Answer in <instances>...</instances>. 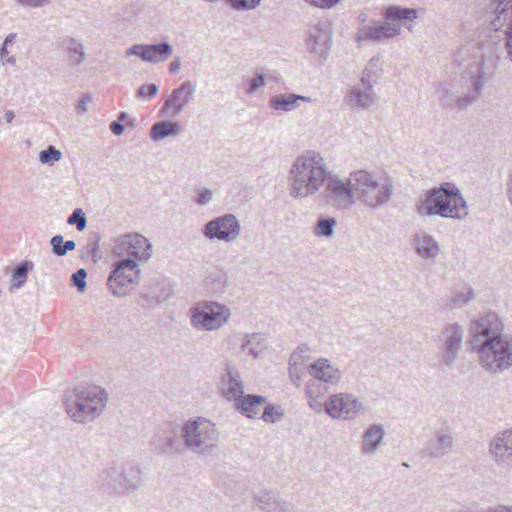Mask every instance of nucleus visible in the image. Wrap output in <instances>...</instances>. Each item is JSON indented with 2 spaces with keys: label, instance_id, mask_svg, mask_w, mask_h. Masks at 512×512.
<instances>
[{
  "label": "nucleus",
  "instance_id": "f257e3e1",
  "mask_svg": "<svg viewBox=\"0 0 512 512\" xmlns=\"http://www.w3.org/2000/svg\"><path fill=\"white\" fill-rule=\"evenodd\" d=\"M394 178L387 172L357 169L347 178H332L326 196L332 207L347 209L355 202L378 210L387 205L395 194Z\"/></svg>",
  "mask_w": 512,
  "mask_h": 512
},
{
  "label": "nucleus",
  "instance_id": "f03ea898",
  "mask_svg": "<svg viewBox=\"0 0 512 512\" xmlns=\"http://www.w3.org/2000/svg\"><path fill=\"white\" fill-rule=\"evenodd\" d=\"M470 343L480 368L499 376L512 368V334L502 316L493 311L478 314L469 323Z\"/></svg>",
  "mask_w": 512,
  "mask_h": 512
},
{
  "label": "nucleus",
  "instance_id": "7ed1b4c3",
  "mask_svg": "<svg viewBox=\"0 0 512 512\" xmlns=\"http://www.w3.org/2000/svg\"><path fill=\"white\" fill-rule=\"evenodd\" d=\"M333 174L325 158L316 150H306L291 163L288 171L290 196L294 199H306L320 193L321 200L331 206L326 196Z\"/></svg>",
  "mask_w": 512,
  "mask_h": 512
},
{
  "label": "nucleus",
  "instance_id": "20e7f679",
  "mask_svg": "<svg viewBox=\"0 0 512 512\" xmlns=\"http://www.w3.org/2000/svg\"><path fill=\"white\" fill-rule=\"evenodd\" d=\"M459 55L463 60L469 61L466 67V75L470 92L458 95L451 86H445L439 90V100L443 106L450 109L463 110L476 102L492 75L483 45L479 42H469L460 48Z\"/></svg>",
  "mask_w": 512,
  "mask_h": 512
},
{
  "label": "nucleus",
  "instance_id": "39448f33",
  "mask_svg": "<svg viewBox=\"0 0 512 512\" xmlns=\"http://www.w3.org/2000/svg\"><path fill=\"white\" fill-rule=\"evenodd\" d=\"M416 211L422 217L438 215L457 220L465 219L469 212L459 188L450 183L427 191L424 198L416 203Z\"/></svg>",
  "mask_w": 512,
  "mask_h": 512
},
{
  "label": "nucleus",
  "instance_id": "423d86ee",
  "mask_svg": "<svg viewBox=\"0 0 512 512\" xmlns=\"http://www.w3.org/2000/svg\"><path fill=\"white\" fill-rule=\"evenodd\" d=\"M219 431L210 420L198 417L181 428L184 447L198 456L212 454L219 446Z\"/></svg>",
  "mask_w": 512,
  "mask_h": 512
},
{
  "label": "nucleus",
  "instance_id": "0eeeda50",
  "mask_svg": "<svg viewBox=\"0 0 512 512\" xmlns=\"http://www.w3.org/2000/svg\"><path fill=\"white\" fill-rule=\"evenodd\" d=\"M465 328L453 322L444 325L434 338L437 344V358L440 366L452 368L463 350Z\"/></svg>",
  "mask_w": 512,
  "mask_h": 512
},
{
  "label": "nucleus",
  "instance_id": "6e6552de",
  "mask_svg": "<svg viewBox=\"0 0 512 512\" xmlns=\"http://www.w3.org/2000/svg\"><path fill=\"white\" fill-rule=\"evenodd\" d=\"M190 322L196 330L215 331L226 324L230 309L215 301H203L191 309Z\"/></svg>",
  "mask_w": 512,
  "mask_h": 512
},
{
  "label": "nucleus",
  "instance_id": "1a4fd4ad",
  "mask_svg": "<svg viewBox=\"0 0 512 512\" xmlns=\"http://www.w3.org/2000/svg\"><path fill=\"white\" fill-rule=\"evenodd\" d=\"M203 235L211 240L234 242L241 235V225L234 214H224L208 221L202 230Z\"/></svg>",
  "mask_w": 512,
  "mask_h": 512
},
{
  "label": "nucleus",
  "instance_id": "9d476101",
  "mask_svg": "<svg viewBox=\"0 0 512 512\" xmlns=\"http://www.w3.org/2000/svg\"><path fill=\"white\" fill-rule=\"evenodd\" d=\"M402 29L398 23L384 21L358 25L354 36L355 42L361 46L367 43H382L398 37Z\"/></svg>",
  "mask_w": 512,
  "mask_h": 512
},
{
  "label": "nucleus",
  "instance_id": "9b49d317",
  "mask_svg": "<svg viewBox=\"0 0 512 512\" xmlns=\"http://www.w3.org/2000/svg\"><path fill=\"white\" fill-rule=\"evenodd\" d=\"M363 409L359 398L349 393L334 394L325 403V411L335 419L353 420Z\"/></svg>",
  "mask_w": 512,
  "mask_h": 512
},
{
  "label": "nucleus",
  "instance_id": "f8f14e48",
  "mask_svg": "<svg viewBox=\"0 0 512 512\" xmlns=\"http://www.w3.org/2000/svg\"><path fill=\"white\" fill-rule=\"evenodd\" d=\"M195 92L196 86L194 83L188 80L182 82L164 100L160 114L172 118L179 116L194 100Z\"/></svg>",
  "mask_w": 512,
  "mask_h": 512
},
{
  "label": "nucleus",
  "instance_id": "ddd939ff",
  "mask_svg": "<svg viewBox=\"0 0 512 512\" xmlns=\"http://www.w3.org/2000/svg\"><path fill=\"white\" fill-rule=\"evenodd\" d=\"M64 406L68 416L76 423L86 424L100 416L95 407L84 405L73 390L66 392Z\"/></svg>",
  "mask_w": 512,
  "mask_h": 512
},
{
  "label": "nucleus",
  "instance_id": "4468645a",
  "mask_svg": "<svg viewBox=\"0 0 512 512\" xmlns=\"http://www.w3.org/2000/svg\"><path fill=\"white\" fill-rule=\"evenodd\" d=\"M153 445L160 453L178 454L183 451L184 443L181 438V430L177 426L168 425L160 430L153 438Z\"/></svg>",
  "mask_w": 512,
  "mask_h": 512
},
{
  "label": "nucleus",
  "instance_id": "2eb2a0df",
  "mask_svg": "<svg viewBox=\"0 0 512 512\" xmlns=\"http://www.w3.org/2000/svg\"><path fill=\"white\" fill-rule=\"evenodd\" d=\"M173 53V47L167 42L158 44H137L130 47V55H135L143 61L160 63L166 61Z\"/></svg>",
  "mask_w": 512,
  "mask_h": 512
},
{
  "label": "nucleus",
  "instance_id": "dca6fc26",
  "mask_svg": "<svg viewBox=\"0 0 512 512\" xmlns=\"http://www.w3.org/2000/svg\"><path fill=\"white\" fill-rule=\"evenodd\" d=\"M489 455L497 464L512 462V429L497 433L489 443Z\"/></svg>",
  "mask_w": 512,
  "mask_h": 512
},
{
  "label": "nucleus",
  "instance_id": "f3484780",
  "mask_svg": "<svg viewBox=\"0 0 512 512\" xmlns=\"http://www.w3.org/2000/svg\"><path fill=\"white\" fill-rule=\"evenodd\" d=\"M128 258L117 260L107 279V288L115 297L128 294Z\"/></svg>",
  "mask_w": 512,
  "mask_h": 512
},
{
  "label": "nucleus",
  "instance_id": "a211bd4d",
  "mask_svg": "<svg viewBox=\"0 0 512 512\" xmlns=\"http://www.w3.org/2000/svg\"><path fill=\"white\" fill-rule=\"evenodd\" d=\"M174 293L173 286L166 278H159L141 296L143 307L155 308L165 303Z\"/></svg>",
  "mask_w": 512,
  "mask_h": 512
},
{
  "label": "nucleus",
  "instance_id": "6ab92c4d",
  "mask_svg": "<svg viewBox=\"0 0 512 512\" xmlns=\"http://www.w3.org/2000/svg\"><path fill=\"white\" fill-rule=\"evenodd\" d=\"M221 395L229 401L236 402L244 394V385L240 373L227 365L219 383Z\"/></svg>",
  "mask_w": 512,
  "mask_h": 512
},
{
  "label": "nucleus",
  "instance_id": "aec40b11",
  "mask_svg": "<svg viewBox=\"0 0 512 512\" xmlns=\"http://www.w3.org/2000/svg\"><path fill=\"white\" fill-rule=\"evenodd\" d=\"M308 374L325 385H337L342 378L341 370L326 358H319L310 364Z\"/></svg>",
  "mask_w": 512,
  "mask_h": 512
},
{
  "label": "nucleus",
  "instance_id": "412c9836",
  "mask_svg": "<svg viewBox=\"0 0 512 512\" xmlns=\"http://www.w3.org/2000/svg\"><path fill=\"white\" fill-rule=\"evenodd\" d=\"M412 247L416 254L426 261L435 262L441 253V248L436 238L425 231H420L413 235Z\"/></svg>",
  "mask_w": 512,
  "mask_h": 512
},
{
  "label": "nucleus",
  "instance_id": "4be33fe9",
  "mask_svg": "<svg viewBox=\"0 0 512 512\" xmlns=\"http://www.w3.org/2000/svg\"><path fill=\"white\" fill-rule=\"evenodd\" d=\"M310 348L306 344L298 346L289 358V376L295 386L299 387L306 373H308Z\"/></svg>",
  "mask_w": 512,
  "mask_h": 512
},
{
  "label": "nucleus",
  "instance_id": "5701e85b",
  "mask_svg": "<svg viewBox=\"0 0 512 512\" xmlns=\"http://www.w3.org/2000/svg\"><path fill=\"white\" fill-rule=\"evenodd\" d=\"M73 391L84 405L95 407L97 413L101 415L108 399V395L102 387L97 385L78 386Z\"/></svg>",
  "mask_w": 512,
  "mask_h": 512
},
{
  "label": "nucleus",
  "instance_id": "b1692460",
  "mask_svg": "<svg viewBox=\"0 0 512 512\" xmlns=\"http://www.w3.org/2000/svg\"><path fill=\"white\" fill-rule=\"evenodd\" d=\"M255 499L258 508L262 512H291L292 505L281 499L278 492L262 489L256 495Z\"/></svg>",
  "mask_w": 512,
  "mask_h": 512
},
{
  "label": "nucleus",
  "instance_id": "393cba45",
  "mask_svg": "<svg viewBox=\"0 0 512 512\" xmlns=\"http://www.w3.org/2000/svg\"><path fill=\"white\" fill-rule=\"evenodd\" d=\"M384 437L385 429L381 424L368 426L362 435L361 453L365 456H373L382 446Z\"/></svg>",
  "mask_w": 512,
  "mask_h": 512
},
{
  "label": "nucleus",
  "instance_id": "a878e982",
  "mask_svg": "<svg viewBox=\"0 0 512 512\" xmlns=\"http://www.w3.org/2000/svg\"><path fill=\"white\" fill-rule=\"evenodd\" d=\"M454 438L450 432H438L427 443L426 453L432 458H441L451 452Z\"/></svg>",
  "mask_w": 512,
  "mask_h": 512
},
{
  "label": "nucleus",
  "instance_id": "bb28decb",
  "mask_svg": "<svg viewBox=\"0 0 512 512\" xmlns=\"http://www.w3.org/2000/svg\"><path fill=\"white\" fill-rule=\"evenodd\" d=\"M299 101L311 103L312 99L308 96L297 94H281L269 99V106L276 112H291L296 110L300 104Z\"/></svg>",
  "mask_w": 512,
  "mask_h": 512
},
{
  "label": "nucleus",
  "instance_id": "cd10ccee",
  "mask_svg": "<svg viewBox=\"0 0 512 512\" xmlns=\"http://www.w3.org/2000/svg\"><path fill=\"white\" fill-rule=\"evenodd\" d=\"M374 87L362 86L354 87L348 93V104L355 109H368L377 99Z\"/></svg>",
  "mask_w": 512,
  "mask_h": 512
},
{
  "label": "nucleus",
  "instance_id": "c85d7f7f",
  "mask_svg": "<svg viewBox=\"0 0 512 512\" xmlns=\"http://www.w3.org/2000/svg\"><path fill=\"white\" fill-rule=\"evenodd\" d=\"M305 393L310 408L315 412H321L326 403L323 402V398L327 393V385L312 378L306 383Z\"/></svg>",
  "mask_w": 512,
  "mask_h": 512
},
{
  "label": "nucleus",
  "instance_id": "c756f323",
  "mask_svg": "<svg viewBox=\"0 0 512 512\" xmlns=\"http://www.w3.org/2000/svg\"><path fill=\"white\" fill-rule=\"evenodd\" d=\"M152 251V244L146 237L139 233L130 234V258L146 263L152 257Z\"/></svg>",
  "mask_w": 512,
  "mask_h": 512
},
{
  "label": "nucleus",
  "instance_id": "7c9ffc66",
  "mask_svg": "<svg viewBox=\"0 0 512 512\" xmlns=\"http://www.w3.org/2000/svg\"><path fill=\"white\" fill-rule=\"evenodd\" d=\"M418 15V9L398 5H390L383 12V17L386 22L398 23L400 26L405 22H413L418 18Z\"/></svg>",
  "mask_w": 512,
  "mask_h": 512
},
{
  "label": "nucleus",
  "instance_id": "2f4dec72",
  "mask_svg": "<svg viewBox=\"0 0 512 512\" xmlns=\"http://www.w3.org/2000/svg\"><path fill=\"white\" fill-rule=\"evenodd\" d=\"M228 285L227 274L219 269L208 272L203 280V288L207 294L219 295L225 292Z\"/></svg>",
  "mask_w": 512,
  "mask_h": 512
},
{
  "label": "nucleus",
  "instance_id": "473e14b6",
  "mask_svg": "<svg viewBox=\"0 0 512 512\" xmlns=\"http://www.w3.org/2000/svg\"><path fill=\"white\" fill-rule=\"evenodd\" d=\"M266 401L267 398L263 396L243 394L241 398L235 402V408L247 418H255L260 411V406L266 403Z\"/></svg>",
  "mask_w": 512,
  "mask_h": 512
},
{
  "label": "nucleus",
  "instance_id": "72a5a7b5",
  "mask_svg": "<svg viewBox=\"0 0 512 512\" xmlns=\"http://www.w3.org/2000/svg\"><path fill=\"white\" fill-rule=\"evenodd\" d=\"M328 35L322 29L321 24L313 27L309 31L307 39V49L319 57H324L327 53Z\"/></svg>",
  "mask_w": 512,
  "mask_h": 512
},
{
  "label": "nucleus",
  "instance_id": "f704fd0d",
  "mask_svg": "<svg viewBox=\"0 0 512 512\" xmlns=\"http://www.w3.org/2000/svg\"><path fill=\"white\" fill-rule=\"evenodd\" d=\"M182 132V127L178 122L171 120H162L154 123L150 128V138L153 141H161L168 137H177Z\"/></svg>",
  "mask_w": 512,
  "mask_h": 512
},
{
  "label": "nucleus",
  "instance_id": "c9c22d12",
  "mask_svg": "<svg viewBox=\"0 0 512 512\" xmlns=\"http://www.w3.org/2000/svg\"><path fill=\"white\" fill-rule=\"evenodd\" d=\"M383 74V66L380 56H373L366 64L362 76L361 85L374 87Z\"/></svg>",
  "mask_w": 512,
  "mask_h": 512
},
{
  "label": "nucleus",
  "instance_id": "e433bc0d",
  "mask_svg": "<svg viewBox=\"0 0 512 512\" xmlns=\"http://www.w3.org/2000/svg\"><path fill=\"white\" fill-rule=\"evenodd\" d=\"M63 49L67 55V61L72 66L81 65L86 59L85 48L81 40L69 37L63 44Z\"/></svg>",
  "mask_w": 512,
  "mask_h": 512
},
{
  "label": "nucleus",
  "instance_id": "4c0bfd02",
  "mask_svg": "<svg viewBox=\"0 0 512 512\" xmlns=\"http://www.w3.org/2000/svg\"><path fill=\"white\" fill-rule=\"evenodd\" d=\"M105 485L107 489L116 493H123L128 490V479L125 470L117 467L108 469Z\"/></svg>",
  "mask_w": 512,
  "mask_h": 512
},
{
  "label": "nucleus",
  "instance_id": "58836bf2",
  "mask_svg": "<svg viewBox=\"0 0 512 512\" xmlns=\"http://www.w3.org/2000/svg\"><path fill=\"white\" fill-rule=\"evenodd\" d=\"M497 13L495 26H501L505 21L512 19V0H490L486 5Z\"/></svg>",
  "mask_w": 512,
  "mask_h": 512
},
{
  "label": "nucleus",
  "instance_id": "ea45409f",
  "mask_svg": "<svg viewBox=\"0 0 512 512\" xmlns=\"http://www.w3.org/2000/svg\"><path fill=\"white\" fill-rule=\"evenodd\" d=\"M486 14L490 20V25L494 31H502L506 36V49L509 57L512 60V19L505 21L501 26H495L494 20L497 16V13L494 12L493 9H489V6H486Z\"/></svg>",
  "mask_w": 512,
  "mask_h": 512
},
{
  "label": "nucleus",
  "instance_id": "a19ab883",
  "mask_svg": "<svg viewBox=\"0 0 512 512\" xmlns=\"http://www.w3.org/2000/svg\"><path fill=\"white\" fill-rule=\"evenodd\" d=\"M262 341L263 337L261 334H246L244 335L242 340L241 350L243 353L251 355L253 358H258L260 353L262 352Z\"/></svg>",
  "mask_w": 512,
  "mask_h": 512
},
{
  "label": "nucleus",
  "instance_id": "79ce46f5",
  "mask_svg": "<svg viewBox=\"0 0 512 512\" xmlns=\"http://www.w3.org/2000/svg\"><path fill=\"white\" fill-rule=\"evenodd\" d=\"M33 266V262L23 261L14 267L11 278L13 288L19 289L24 286L28 278V272Z\"/></svg>",
  "mask_w": 512,
  "mask_h": 512
},
{
  "label": "nucleus",
  "instance_id": "37998d69",
  "mask_svg": "<svg viewBox=\"0 0 512 512\" xmlns=\"http://www.w3.org/2000/svg\"><path fill=\"white\" fill-rule=\"evenodd\" d=\"M337 221L332 217H321L314 227V235L322 238H332L334 235Z\"/></svg>",
  "mask_w": 512,
  "mask_h": 512
},
{
  "label": "nucleus",
  "instance_id": "c03bdc74",
  "mask_svg": "<svg viewBox=\"0 0 512 512\" xmlns=\"http://www.w3.org/2000/svg\"><path fill=\"white\" fill-rule=\"evenodd\" d=\"M50 245L52 247L53 254L59 257L65 256L68 251H72L76 247L75 241H64L63 236L60 234L55 235L50 239Z\"/></svg>",
  "mask_w": 512,
  "mask_h": 512
},
{
  "label": "nucleus",
  "instance_id": "a18cd8bd",
  "mask_svg": "<svg viewBox=\"0 0 512 512\" xmlns=\"http://www.w3.org/2000/svg\"><path fill=\"white\" fill-rule=\"evenodd\" d=\"M112 256L118 260L128 258V234L115 238L112 245Z\"/></svg>",
  "mask_w": 512,
  "mask_h": 512
},
{
  "label": "nucleus",
  "instance_id": "49530a36",
  "mask_svg": "<svg viewBox=\"0 0 512 512\" xmlns=\"http://www.w3.org/2000/svg\"><path fill=\"white\" fill-rule=\"evenodd\" d=\"M284 412L281 406L269 404L264 408L262 419L266 423H275L281 420Z\"/></svg>",
  "mask_w": 512,
  "mask_h": 512
},
{
  "label": "nucleus",
  "instance_id": "de8ad7c7",
  "mask_svg": "<svg viewBox=\"0 0 512 512\" xmlns=\"http://www.w3.org/2000/svg\"><path fill=\"white\" fill-rule=\"evenodd\" d=\"M16 37H17L16 33H10L6 36L5 40L2 43V46L0 49V59L3 64H10V65L16 64L15 56L11 55V57H6L7 48L15 42Z\"/></svg>",
  "mask_w": 512,
  "mask_h": 512
},
{
  "label": "nucleus",
  "instance_id": "09e8293b",
  "mask_svg": "<svg viewBox=\"0 0 512 512\" xmlns=\"http://www.w3.org/2000/svg\"><path fill=\"white\" fill-rule=\"evenodd\" d=\"M159 92V86L151 83L148 85H142L136 92V98L141 101L147 102L154 98Z\"/></svg>",
  "mask_w": 512,
  "mask_h": 512
},
{
  "label": "nucleus",
  "instance_id": "8fccbe9b",
  "mask_svg": "<svg viewBox=\"0 0 512 512\" xmlns=\"http://www.w3.org/2000/svg\"><path fill=\"white\" fill-rule=\"evenodd\" d=\"M61 157V151L50 145L48 148L40 152L39 160L43 164H50L52 162L59 161Z\"/></svg>",
  "mask_w": 512,
  "mask_h": 512
},
{
  "label": "nucleus",
  "instance_id": "3c124183",
  "mask_svg": "<svg viewBox=\"0 0 512 512\" xmlns=\"http://www.w3.org/2000/svg\"><path fill=\"white\" fill-rule=\"evenodd\" d=\"M473 298H474V291H473V289L470 288V287H466L463 290L456 292L452 296L451 301H452L454 306L460 307V306H463V305L467 304Z\"/></svg>",
  "mask_w": 512,
  "mask_h": 512
},
{
  "label": "nucleus",
  "instance_id": "603ef678",
  "mask_svg": "<svg viewBox=\"0 0 512 512\" xmlns=\"http://www.w3.org/2000/svg\"><path fill=\"white\" fill-rule=\"evenodd\" d=\"M67 223L69 225H76L78 231H83L87 225L85 213L80 208L75 209L68 217Z\"/></svg>",
  "mask_w": 512,
  "mask_h": 512
},
{
  "label": "nucleus",
  "instance_id": "864d4df0",
  "mask_svg": "<svg viewBox=\"0 0 512 512\" xmlns=\"http://www.w3.org/2000/svg\"><path fill=\"white\" fill-rule=\"evenodd\" d=\"M87 272L84 268L78 269L71 276L72 284L77 288L78 292L83 293L86 291L87 283Z\"/></svg>",
  "mask_w": 512,
  "mask_h": 512
},
{
  "label": "nucleus",
  "instance_id": "5fc2aeb1",
  "mask_svg": "<svg viewBox=\"0 0 512 512\" xmlns=\"http://www.w3.org/2000/svg\"><path fill=\"white\" fill-rule=\"evenodd\" d=\"M196 197L194 198V202L197 205L205 206L209 204L213 199V191L209 188H197L195 190Z\"/></svg>",
  "mask_w": 512,
  "mask_h": 512
},
{
  "label": "nucleus",
  "instance_id": "6e6d98bb",
  "mask_svg": "<svg viewBox=\"0 0 512 512\" xmlns=\"http://www.w3.org/2000/svg\"><path fill=\"white\" fill-rule=\"evenodd\" d=\"M266 85V76L262 73H257L255 75V77H253L252 79H250L248 81V89H247V93L248 94H254L257 90L265 87Z\"/></svg>",
  "mask_w": 512,
  "mask_h": 512
},
{
  "label": "nucleus",
  "instance_id": "4d7b16f0",
  "mask_svg": "<svg viewBox=\"0 0 512 512\" xmlns=\"http://www.w3.org/2000/svg\"><path fill=\"white\" fill-rule=\"evenodd\" d=\"M130 272L133 273L130 275V284L138 285L141 280L142 271L139 263L132 258H130Z\"/></svg>",
  "mask_w": 512,
  "mask_h": 512
},
{
  "label": "nucleus",
  "instance_id": "13d9d810",
  "mask_svg": "<svg viewBox=\"0 0 512 512\" xmlns=\"http://www.w3.org/2000/svg\"><path fill=\"white\" fill-rule=\"evenodd\" d=\"M229 2L235 9L241 10L255 8L261 0H229Z\"/></svg>",
  "mask_w": 512,
  "mask_h": 512
},
{
  "label": "nucleus",
  "instance_id": "bf43d9fd",
  "mask_svg": "<svg viewBox=\"0 0 512 512\" xmlns=\"http://www.w3.org/2000/svg\"><path fill=\"white\" fill-rule=\"evenodd\" d=\"M128 116V113L125 112V111H122L120 114H119V117H118V121H113L111 124H110V130L115 134V135H121L123 132H124V129H125V126L122 124V121H124L126 119V117Z\"/></svg>",
  "mask_w": 512,
  "mask_h": 512
},
{
  "label": "nucleus",
  "instance_id": "052dcab7",
  "mask_svg": "<svg viewBox=\"0 0 512 512\" xmlns=\"http://www.w3.org/2000/svg\"><path fill=\"white\" fill-rule=\"evenodd\" d=\"M17 5L27 8H41L45 6L49 0H13Z\"/></svg>",
  "mask_w": 512,
  "mask_h": 512
},
{
  "label": "nucleus",
  "instance_id": "680f3d73",
  "mask_svg": "<svg viewBox=\"0 0 512 512\" xmlns=\"http://www.w3.org/2000/svg\"><path fill=\"white\" fill-rule=\"evenodd\" d=\"M86 249V252L89 253L92 257V260L94 262H97L98 260H100L101 258V255L99 254V244H98V240L93 242V243H88L85 247Z\"/></svg>",
  "mask_w": 512,
  "mask_h": 512
},
{
  "label": "nucleus",
  "instance_id": "e2e57ef3",
  "mask_svg": "<svg viewBox=\"0 0 512 512\" xmlns=\"http://www.w3.org/2000/svg\"><path fill=\"white\" fill-rule=\"evenodd\" d=\"M91 101V96L84 94L78 101L76 110L79 114H85L88 111V103Z\"/></svg>",
  "mask_w": 512,
  "mask_h": 512
},
{
  "label": "nucleus",
  "instance_id": "0e129e2a",
  "mask_svg": "<svg viewBox=\"0 0 512 512\" xmlns=\"http://www.w3.org/2000/svg\"><path fill=\"white\" fill-rule=\"evenodd\" d=\"M342 0H318L316 7L321 9H331L339 4Z\"/></svg>",
  "mask_w": 512,
  "mask_h": 512
},
{
  "label": "nucleus",
  "instance_id": "69168bd1",
  "mask_svg": "<svg viewBox=\"0 0 512 512\" xmlns=\"http://www.w3.org/2000/svg\"><path fill=\"white\" fill-rule=\"evenodd\" d=\"M181 69V62L179 59L172 61L169 65V71L173 74L178 73Z\"/></svg>",
  "mask_w": 512,
  "mask_h": 512
},
{
  "label": "nucleus",
  "instance_id": "338daca9",
  "mask_svg": "<svg viewBox=\"0 0 512 512\" xmlns=\"http://www.w3.org/2000/svg\"><path fill=\"white\" fill-rule=\"evenodd\" d=\"M368 18H369V15H368V13L366 11L360 12L358 17H357L358 24L359 25H368L367 24Z\"/></svg>",
  "mask_w": 512,
  "mask_h": 512
},
{
  "label": "nucleus",
  "instance_id": "774afa93",
  "mask_svg": "<svg viewBox=\"0 0 512 512\" xmlns=\"http://www.w3.org/2000/svg\"><path fill=\"white\" fill-rule=\"evenodd\" d=\"M14 117H15V115H14V112H13V111H11V110H7V111L5 112V118H6V121H7L8 123L12 122V120L14 119Z\"/></svg>",
  "mask_w": 512,
  "mask_h": 512
}]
</instances>
